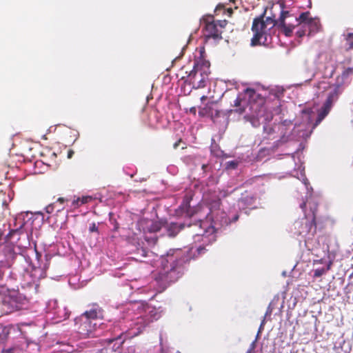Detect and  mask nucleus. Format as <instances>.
<instances>
[{
	"instance_id": "f257e3e1",
	"label": "nucleus",
	"mask_w": 353,
	"mask_h": 353,
	"mask_svg": "<svg viewBox=\"0 0 353 353\" xmlns=\"http://www.w3.org/2000/svg\"><path fill=\"white\" fill-rule=\"evenodd\" d=\"M284 89L279 86L270 90L269 99L274 100V106H269L256 91L248 88L238 94L234 101L236 111L244 113V119L250 121L254 128L263 124V141H273L272 148H279L287 143H291L299 139H307L312 132V121L314 112L307 108L302 111V121L292 123L290 120H284L273 125L269 123L274 115L281 112L280 98L283 97Z\"/></svg>"
},
{
	"instance_id": "f03ea898",
	"label": "nucleus",
	"mask_w": 353,
	"mask_h": 353,
	"mask_svg": "<svg viewBox=\"0 0 353 353\" xmlns=\"http://www.w3.org/2000/svg\"><path fill=\"white\" fill-rule=\"evenodd\" d=\"M163 313V309L148 303L134 302L125 307L122 320L114 321L107 325L111 337L105 339L107 345L103 351L117 352L127 339L133 338L141 334L145 328L154 321L159 319Z\"/></svg>"
},
{
	"instance_id": "7ed1b4c3",
	"label": "nucleus",
	"mask_w": 353,
	"mask_h": 353,
	"mask_svg": "<svg viewBox=\"0 0 353 353\" xmlns=\"http://www.w3.org/2000/svg\"><path fill=\"white\" fill-rule=\"evenodd\" d=\"M235 190L236 188L222 190L219 195L205 196L210 212L205 220H199L196 223V230H194L196 233L193 236L195 242L202 241L203 245L214 242L216 240L215 232L231 223L232 221L228 217L227 214L220 210L221 197L227 196Z\"/></svg>"
},
{
	"instance_id": "20e7f679",
	"label": "nucleus",
	"mask_w": 353,
	"mask_h": 353,
	"mask_svg": "<svg viewBox=\"0 0 353 353\" xmlns=\"http://www.w3.org/2000/svg\"><path fill=\"white\" fill-rule=\"evenodd\" d=\"M187 261L188 258L181 250H170L161 256V267L155 279L164 287L175 282L183 275Z\"/></svg>"
},
{
	"instance_id": "39448f33",
	"label": "nucleus",
	"mask_w": 353,
	"mask_h": 353,
	"mask_svg": "<svg viewBox=\"0 0 353 353\" xmlns=\"http://www.w3.org/2000/svg\"><path fill=\"white\" fill-rule=\"evenodd\" d=\"M103 310L97 303L88 305V309L81 316L74 319V330L79 334L80 338L98 336L100 330L108 328L103 323H99L102 319Z\"/></svg>"
},
{
	"instance_id": "423d86ee",
	"label": "nucleus",
	"mask_w": 353,
	"mask_h": 353,
	"mask_svg": "<svg viewBox=\"0 0 353 353\" xmlns=\"http://www.w3.org/2000/svg\"><path fill=\"white\" fill-rule=\"evenodd\" d=\"M319 90L326 92L327 99L319 110L317 117L315 123L312 125V128L314 129L329 114L334 103L338 100L339 95L342 93L343 88L340 86L339 84H330L327 82L322 81L319 83L317 85Z\"/></svg>"
},
{
	"instance_id": "0eeeda50",
	"label": "nucleus",
	"mask_w": 353,
	"mask_h": 353,
	"mask_svg": "<svg viewBox=\"0 0 353 353\" xmlns=\"http://www.w3.org/2000/svg\"><path fill=\"white\" fill-rule=\"evenodd\" d=\"M315 212L316 207L314 209L311 208L312 214H305L304 217L296 220L291 228V232L303 239L306 243L316 233Z\"/></svg>"
},
{
	"instance_id": "6e6552de",
	"label": "nucleus",
	"mask_w": 353,
	"mask_h": 353,
	"mask_svg": "<svg viewBox=\"0 0 353 353\" xmlns=\"http://www.w3.org/2000/svg\"><path fill=\"white\" fill-rule=\"evenodd\" d=\"M210 74V62L200 59L194 62L193 69L187 77L186 81L192 88L199 89L206 85Z\"/></svg>"
},
{
	"instance_id": "1a4fd4ad",
	"label": "nucleus",
	"mask_w": 353,
	"mask_h": 353,
	"mask_svg": "<svg viewBox=\"0 0 353 353\" xmlns=\"http://www.w3.org/2000/svg\"><path fill=\"white\" fill-rule=\"evenodd\" d=\"M272 28L268 27L264 21L263 17L255 18L252 23V31L253 37L251 39V46H268L271 43V36L268 32Z\"/></svg>"
},
{
	"instance_id": "9d476101",
	"label": "nucleus",
	"mask_w": 353,
	"mask_h": 353,
	"mask_svg": "<svg viewBox=\"0 0 353 353\" xmlns=\"http://www.w3.org/2000/svg\"><path fill=\"white\" fill-rule=\"evenodd\" d=\"M272 28L268 27L264 21L263 17L255 18L252 23V31L253 37L251 39V46H268L271 43V36L268 32Z\"/></svg>"
},
{
	"instance_id": "9b49d317",
	"label": "nucleus",
	"mask_w": 353,
	"mask_h": 353,
	"mask_svg": "<svg viewBox=\"0 0 353 353\" xmlns=\"http://www.w3.org/2000/svg\"><path fill=\"white\" fill-rule=\"evenodd\" d=\"M296 26H299V30L296 31L299 37L304 35H312L318 32L321 28L320 21L319 18H312L309 12H302L299 17L295 18Z\"/></svg>"
},
{
	"instance_id": "f8f14e48",
	"label": "nucleus",
	"mask_w": 353,
	"mask_h": 353,
	"mask_svg": "<svg viewBox=\"0 0 353 353\" xmlns=\"http://www.w3.org/2000/svg\"><path fill=\"white\" fill-rule=\"evenodd\" d=\"M129 252L135 255V259L142 261L147 256L148 250L145 246V243L141 238L137 235H133L128 240Z\"/></svg>"
},
{
	"instance_id": "ddd939ff",
	"label": "nucleus",
	"mask_w": 353,
	"mask_h": 353,
	"mask_svg": "<svg viewBox=\"0 0 353 353\" xmlns=\"http://www.w3.org/2000/svg\"><path fill=\"white\" fill-rule=\"evenodd\" d=\"M289 16L290 14L288 11L282 10L281 15L277 21L272 19L271 17H267L264 21L266 22V24H268V26H270L271 28H273L275 25H278L283 28L286 36H290L294 29L295 26L291 23H285V19Z\"/></svg>"
},
{
	"instance_id": "4468645a",
	"label": "nucleus",
	"mask_w": 353,
	"mask_h": 353,
	"mask_svg": "<svg viewBox=\"0 0 353 353\" xmlns=\"http://www.w3.org/2000/svg\"><path fill=\"white\" fill-rule=\"evenodd\" d=\"M215 104L214 103H208L204 108H201L199 114L201 117H210L214 123H218L221 121V119L225 120V113L214 108Z\"/></svg>"
},
{
	"instance_id": "2eb2a0df",
	"label": "nucleus",
	"mask_w": 353,
	"mask_h": 353,
	"mask_svg": "<svg viewBox=\"0 0 353 353\" xmlns=\"http://www.w3.org/2000/svg\"><path fill=\"white\" fill-rule=\"evenodd\" d=\"M332 265V261L327 257L313 261V269L311 272L313 273L314 278H319L328 272Z\"/></svg>"
},
{
	"instance_id": "dca6fc26",
	"label": "nucleus",
	"mask_w": 353,
	"mask_h": 353,
	"mask_svg": "<svg viewBox=\"0 0 353 353\" xmlns=\"http://www.w3.org/2000/svg\"><path fill=\"white\" fill-rule=\"evenodd\" d=\"M188 227H197V223L192 224L190 221L185 222H171L168 223L165 222L164 228L168 232L169 236H175L185 225Z\"/></svg>"
},
{
	"instance_id": "f3484780",
	"label": "nucleus",
	"mask_w": 353,
	"mask_h": 353,
	"mask_svg": "<svg viewBox=\"0 0 353 353\" xmlns=\"http://www.w3.org/2000/svg\"><path fill=\"white\" fill-rule=\"evenodd\" d=\"M205 36L214 39H220L222 38L216 24L213 21L212 16H209L205 19Z\"/></svg>"
},
{
	"instance_id": "a211bd4d",
	"label": "nucleus",
	"mask_w": 353,
	"mask_h": 353,
	"mask_svg": "<svg viewBox=\"0 0 353 353\" xmlns=\"http://www.w3.org/2000/svg\"><path fill=\"white\" fill-rule=\"evenodd\" d=\"M25 223L21 221L19 227L11 229L8 234L5 236L6 242H12L17 243L21 236L26 234L24 229Z\"/></svg>"
},
{
	"instance_id": "6ab92c4d",
	"label": "nucleus",
	"mask_w": 353,
	"mask_h": 353,
	"mask_svg": "<svg viewBox=\"0 0 353 353\" xmlns=\"http://www.w3.org/2000/svg\"><path fill=\"white\" fill-rule=\"evenodd\" d=\"M176 215L192 219L193 214L190 208V201L188 199H184L181 205L176 210Z\"/></svg>"
},
{
	"instance_id": "aec40b11",
	"label": "nucleus",
	"mask_w": 353,
	"mask_h": 353,
	"mask_svg": "<svg viewBox=\"0 0 353 353\" xmlns=\"http://www.w3.org/2000/svg\"><path fill=\"white\" fill-rule=\"evenodd\" d=\"M65 199L64 197H59L54 202L48 205L46 208V212L52 214L54 212L58 213L61 212L65 208Z\"/></svg>"
},
{
	"instance_id": "412c9836",
	"label": "nucleus",
	"mask_w": 353,
	"mask_h": 353,
	"mask_svg": "<svg viewBox=\"0 0 353 353\" xmlns=\"http://www.w3.org/2000/svg\"><path fill=\"white\" fill-rule=\"evenodd\" d=\"M353 75V68H347L345 69L341 75L336 78V83L339 84L341 88L343 85L348 84L351 81V77Z\"/></svg>"
},
{
	"instance_id": "4be33fe9",
	"label": "nucleus",
	"mask_w": 353,
	"mask_h": 353,
	"mask_svg": "<svg viewBox=\"0 0 353 353\" xmlns=\"http://www.w3.org/2000/svg\"><path fill=\"white\" fill-rule=\"evenodd\" d=\"M0 302L4 305H7L10 309H17L18 307L17 298L10 294H0Z\"/></svg>"
},
{
	"instance_id": "5701e85b",
	"label": "nucleus",
	"mask_w": 353,
	"mask_h": 353,
	"mask_svg": "<svg viewBox=\"0 0 353 353\" xmlns=\"http://www.w3.org/2000/svg\"><path fill=\"white\" fill-rule=\"evenodd\" d=\"M165 222L163 221H148L146 222L147 230L150 232H157L163 228H164Z\"/></svg>"
},
{
	"instance_id": "b1692460",
	"label": "nucleus",
	"mask_w": 353,
	"mask_h": 353,
	"mask_svg": "<svg viewBox=\"0 0 353 353\" xmlns=\"http://www.w3.org/2000/svg\"><path fill=\"white\" fill-rule=\"evenodd\" d=\"M254 203L253 197L246 195L245 196H242L239 202L238 205L240 209H245L246 208L251 207Z\"/></svg>"
},
{
	"instance_id": "393cba45",
	"label": "nucleus",
	"mask_w": 353,
	"mask_h": 353,
	"mask_svg": "<svg viewBox=\"0 0 353 353\" xmlns=\"http://www.w3.org/2000/svg\"><path fill=\"white\" fill-rule=\"evenodd\" d=\"M92 199L93 198L91 196H85L82 198L78 197L77 199H74L72 201V205L75 208L82 204H85L91 201Z\"/></svg>"
},
{
	"instance_id": "a878e982",
	"label": "nucleus",
	"mask_w": 353,
	"mask_h": 353,
	"mask_svg": "<svg viewBox=\"0 0 353 353\" xmlns=\"http://www.w3.org/2000/svg\"><path fill=\"white\" fill-rule=\"evenodd\" d=\"M335 66L332 63H327L325 65V69L323 72V75L324 78H331L334 72H335Z\"/></svg>"
},
{
	"instance_id": "bb28decb",
	"label": "nucleus",
	"mask_w": 353,
	"mask_h": 353,
	"mask_svg": "<svg viewBox=\"0 0 353 353\" xmlns=\"http://www.w3.org/2000/svg\"><path fill=\"white\" fill-rule=\"evenodd\" d=\"M305 198H306V201H303L300 204V208L303 211H305V208L307 203L309 205L310 209H311V207L312 209H314L315 207H316V209L317 208V204L315 202L312 201V199L310 198L308 199L307 196H305Z\"/></svg>"
},
{
	"instance_id": "cd10ccee",
	"label": "nucleus",
	"mask_w": 353,
	"mask_h": 353,
	"mask_svg": "<svg viewBox=\"0 0 353 353\" xmlns=\"http://www.w3.org/2000/svg\"><path fill=\"white\" fill-rule=\"evenodd\" d=\"M301 176H297V178L302 181V183H303V185H305V188L307 190H308V185H309V183H308V180L307 179V178L305 177V174L303 172V170L301 171Z\"/></svg>"
},
{
	"instance_id": "c85d7f7f",
	"label": "nucleus",
	"mask_w": 353,
	"mask_h": 353,
	"mask_svg": "<svg viewBox=\"0 0 353 353\" xmlns=\"http://www.w3.org/2000/svg\"><path fill=\"white\" fill-rule=\"evenodd\" d=\"M8 332L5 330H0V344L4 343L8 338Z\"/></svg>"
},
{
	"instance_id": "c756f323",
	"label": "nucleus",
	"mask_w": 353,
	"mask_h": 353,
	"mask_svg": "<svg viewBox=\"0 0 353 353\" xmlns=\"http://www.w3.org/2000/svg\"><path fill=\"white\" fill-rule=\"evenodd\" d=\"M238 165V163L237 161H228L226 163V168H232V169H234L236 168Z\"/></svg>"
},
{
	"instance_id": "7c9ffc66",
	"label": "nucleus",
	"mask_w": 353,
	"mask_h": 353,
	"mask_svg": "<svg viewBox=\"0 0 353 353\" xmlns=\"http://www.w3.org/2000/svg\"><path fill=\"white\" fill-rule=\"evenodd\" d=\"M89 231L90 232H98V226L95 223H92L90 225Z\"/></svg>"
},
{
	"instance_id": "2f4dec72",
	"label": "nucleus",
	"mask_w": 353,
	"mask_h": 353,
	"mask_svg": "<svg viewBox=\"0 0 353 353\" xmlns=\"http://www.w3.org/2000/svg\"><path fill=\"white\" fill-rule=\"evenodd\" d=\"M347 40L350 42V48H353V33H349Z\"/></svg>"
},
{
	"instance_id": "473e14b6",
	"label": "nucleus",
	"mask_w": 353,
	"mask_h": 353,
	"mask_svg": "<svg viewBox=\"0 0 353 353\" xmlns=\"http://www.w3.org/2000/svg\"><path fill=\"white\" fill-rule=\"evenodd\" d=\"M264 324H265V319L262 321L261 325H260V327H259V332H258V334H257V336L256 337H258L259 333L261 332V330L263 329V326H264Z\"/></svg>"
},
{
	"instance_id": "72a5a7b5",
	"label": "nucleus",
	"mask_w": 353,
	"mask_h": 353,
	"mask_svg": "<svg viewBox=\"0 0 353 353\" xmlns=\"http://www.w3.org/2000/svg\"><path fill=\"white\" fill-rule=\"evenodd\" d=\"M255 348V341H253L250 346V348L248 350H251L252 352H254V350Z\"/></svg>"
},
{
	"instance_id": "f704fd0d",
	"label": "nucleus",
	"mask_w": 353,
	"mask_h": 353,
	"mask_svg": "<svg viewBox=\"0 0 353 353\" xmlns=\"http://www.w3.org/2000/svg\"><path fill=\"white\" fill-rule=\"evenodd\" d=\"M74 152L72 150H70L68 152V158L70 159L72 157Z\"/></svg>"
},
{
	"instance_id": "c9c22d12",
	"label": "nucleus",
	"mask_w": 353,
	"mask_h": 353,
	"mask_svg": "<svg viewBox=\"0 0 353 353\" xmlns=\"http://www.w3.org/2000/svg\"><path fill=\"white\" fill-rule=\"evenodd\" d=\"M190 112L193 113L194 114H196V109L195 107H192L190 108Z\"/></svg>"
},
{
	"instance_id": "e433bc0d",
	"label": "nucleus",
	"mask_w": 353,
	"mask_h": 353,
	"mask_svg": "<svg viewBox=\"0 0 353 353\" xmlns=\"http://www.w3.org/2000/svg\"><path fill=\"white\" fill-rule=\"evenodd\" d=\"M204 250V248L202 247V246H199L198 248H197V250L199 252V254H201L202 252V251Z\"/></svg>"
},
{
	"instance_id": "4c0bfd02",
	"label": "nucleus",
	"mask_w": 353,
	"mask_h": 353,
	"mask_svg": "<svg viewBox=\"0 0 353 353\" xmlns=\"http://www.w3.org/2000/svg\"><path fill=\"white\" fill-rule=\"evenodd\" d=\"M160 345H161V350L163 351V343H162V336H161V334H160Z\"/></svg>"
},
{
	"instance_id": "58836bf2",
	"label": "nucleus",
	"mask_w": 353,
	"mask_h": 353,
	"mask_svg": "<svg viewBox=\"0 0 353 353\" xmlns=\"http://www.w3.org/2000/svg\"><path fill=\"white\" fill-rule=\"evenodd\" d=\"M4 234V231L0 229V240H1Z\"/></svg>"
},
{
	"instance_id": "ea45409f",
	"label": "nucleus",
	"mask_w": 353,
	"mask_h": 353,
	"mask_svg": "<svg viewBox=\"0 0 353 353\" xmlns=\"http://www.w3.org/2000/svg\"><path fill=\"white\" fill-rule=\"evenodd\" d=\"M28 285H30V286H32V285H35L36 286H37V285H38L37 284H36V283H35V281H33V282H32V283H31V282H28Z\"/></svg>"
},
{
	"instance_id": "a19ab883",
	"label": "nucleus",
	"mask_w": 353,
	"mask_h": 353,
	"mask_svg": "<svg viewBox=\"0 0 353 353\" xmlns=\"http://www.w3.org/2000/svg\"><path fill=\"white\" fill-rule=\"evenodd\" d=\"M239 219V216L237 214L234 215L232 219V221H236Z\"/></svg>"
},
{
	"instance_id": "79ce46f5",
	"label": "nucleus",
	"mask_w": 353,
	"mask_h": 353,
	"mask_svg": "<svg viewBox=\"0 0 353 353\" xmlns=\"http://www.w3.org/2000/svg\"><path fill=\"white\" fill-rule=\"evenodd\" d=\"M130 351H132L133 352H134V350L133 348H131L129 350V353H132Z\"/></svg>"
},
{
	"instance_id": "37998d69",
	"label": "nucleus",
	"mask_w": 353,
	"mask_h": 353,
	"mask_svg": "<svg viewBox=\"0 0 353 353\" xmlns=\"http://www.w3.org/2000/svg\"><path fill=\"white\" fill-rule=\"evenodd\" d=\"M246 353H253V352L251 351V350H248V351L246 352Z\"/></svg>"
},
{
	"instance_id": "c03bdc74",
	"label": "nucleus",
	"mask_w": 353,
	"mask_h": 353,
	"mask_svg": "<svg viewBox=\"0 0 353 353\" xmlns=\"http://www.w3.org/2000/svg\"><path fill=\"white\" fill-rule=\"evenodd\" d=\"M69 346H70L69 343H68V347H69ZM67 352H68V353H69V352H70L69 348H68Z\"/></svg>"
},
{
	"instance_id": "a18cd8bd",
	"label": "nucleus",
	"mask_w": 353,
	"mask_h": 353,
	"mask_svg": "<svg viewBox=\"0 0 353 353\" xmlns=\"http://www.w3.org/2000/svg\"><path fill=\"white\" fill-rule=\"evenodd\" d=\"M178 146V143H175L174 145V148H176Z\"/></svg>"
},
{
	"instance_id": "49530a36",
	"label": "nucleus",
	"mask_w": 353,
	"mask_h": 353,
	"mask_svg": "<svg viewBox=\"0 0 353 353\" xmlns=\"http://www.w3.org/2000/svg\"><path fill=\"white\" fill-rule=\"evenodd\" d=\"M24 276H30V274L29 273H27Z\"/></svg>"
},
{
	"instance_id": "de8ad7c7",
	"label": "nucleus",
	"mask_w": 353,
	"mask_h": 353,
	"mask_svg": "<svg viewBox=\"0 0 353 353\" xmlns=\"http://www.w3.org/2000/svg\"><path fill=\"white\" fill-rule=\"evenodd\" d=\"M206 99V97H205V96H203V97H201V100H204V99Z\"/></svg>"
},
{
	"instance_id": "09e8293b",
	"label": "nucleus",
	"mask_w": 353,
	"mask_h": 353,
	"mask_svg": "<svg viewBox=\"0 0 353 353\" xmlns=\"http://www.w3.org/2000/svg\"><path fill=\"white\" fill-rule=\"evenodd\" d=\"M219 26H220L221 27H223V23H220Z\"/></svg>"
},
{
	"instance_id": "8fccbe9b",
	"label": "nucleus",
	"mask_w": 353,
	"mask_h": 353,
	"mask_svg": "<svg viewBox=\"0 0 353 353\" xmlns=\"http://www.w3.org/2000/svg\"><path fill=\"white\" fill-rule=\"evenodd\" d=\"M219 26H220L221 27H223V23H220Z\"/></svg>"
},
{
	"instance_id": "3c124183",
	"label": "nucleus",
	"mask_w": 353,
	"mask_h": 353,
	"mask_svg": "<svg viewBox=\"0 0 353 353\" xmlns=\"http://www.w3.org/2000/svg\"><path fill=\"white\" fill-rule=\"evenodd\" d=\"M205 165H203L202 168L204 169L205 168Z\"/></svg>"
},
{
	"instance_id": "603ef678",
	"label": "nucleus",
	"mask_w": 353,
	"mask_h": 353,
	"mask_svg": "<svg viewBox=\"0 0 353 353\" xmlns=\"http://www.w3.org/2000/svg\"><path fill=\"white\" fill-rule=\"evenodd\" d=\"M292 157L294 158V153H292Z\"/></svg>"
},
{
	"instance_id": "864d4df0",
	"label": "nucleus",
	"mask_w": 353,
	"mask_h": 353,
	"mask_svg": "<svg viewBox=\"0 0 353 353\" xmlns=\"http://www.w3.org/2000/svg\"><path fill=\"white\" fill-rule=\"evenodd\" d=\"M76 139H77V137H75V139H74L73 143H74V141H76Z\"/></svg>"
},
{
	"instance_id": "5fc2aeb1",
	"label": "nucleus",
	"mask_w": 353,
	"mask_h": 353,
	"mask_svg": "<svg viewBox=\"0 0 353 353\" xmlns=\"http://www.w3.org/2000/svg\"><path fill=\"white\" fill-rule=\"evenodd\" d=\"M76 139H77V137H75V139H74L73 143H74V141H76Z\"/></svg>"
}]
</instances>
